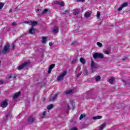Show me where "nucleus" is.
I'll return each instance as SVG.
<instances>
[{"instance_id": "obj_1", "label": "nucleus", "mask_w": 130, "mask_h": 130, "mask_svg": "<svg viewBox=\"0 0 130 130\" xmlns=\"http://www.w3.org/2000/svg\"><path fill=\"white\" fill-rule=\"evenodd\" d=\"M90 66H91V70L92 71V73H95L96 70L98 69V64L95 63L94 61L92 60Z\"/></svg>"}, {"instance_id": "obj_2", "label": "nucleus", "mask_w": 130, "mask_h": 130, "mask_svg": "<svg viewBox=\"0 0 130 130\" xmlns=\"http://www.w3.org/2000/svg\"><path fill=\"white\" fill-rule=\"evenodd\" d=\"M93 57L94 59H97V58H104V55L102 53L95 52L93 54Z\"/></svg>"}, {"instance_id": "obj_3", "label": "nucleus", "mask_w": 130, "mask_h": 130, "mask_svg": "<svg viewBox=\"0 0 130 130\" xmlns=\"http://www.w3.org/2000/svg\"><path fill=\"white\" fill-rule=\"evenodd\" d=\"M10 50V44H7V45L4 47L3 50L2 51V53L3 54H6L9 52V50Z\"/></svg>"}, {"instance_id": "obj_4", "label": "nucleus", "mask_w": 130, "mask_h": 130, "mask_svg": "<svg viewBox=\"0 0 130 130\" xmlns=\"http://www.w3.org/2000/svg\"><path fill=\"white\" fill-rule=\"evenodd\" d=\"M29 62L28 61L24 62L22 64H20L18 67V70L20 71V70H23L24 68H26V67H28L29 66Z\"/></svg>"}, {"instance_id": "obj_5", "label": "nucleus", "mask_w": 130, "mask_h": 130, "mask_svg": "<svg viewBox=\"0 0 130 130\" xmlns=\"http://www.w3.org/2000/svg\"><path fill=\"white\" fill-rule=\"evenodd\" d=\"M36 120V119L34 118L32 116H30L28 117L27 119V123L29 124H32V123H34Z\"/></svg>"}, {"instance_id": "obj_6", "label": "nucleus", "mask_w": 130, "mask_h": 130, "mask_svg": "<svg viewBox=\"0 0 130 130\" xmlns=\"http://www.w3.org/2000/svg\"><path fill=\"white\" fill-rule=\"evenodd\" d=\"M66 75H67V71H64L61 75H60L57 77V81H62Z\"/></svg>"}, {"instance_id": "obj_7", "label": "nucleus", "mask_w": 130, "mask_h": 130, "mask_svg": "<svg viewBox=\"0 0 130 130\" xmlns=\"http://www.w3.org/2000/svg\"><path fill=\"white\" fill-rule=\"evenodd\" d=\"M9 105V103H8V100H5V101H3L1 103V107L3 108H6Z\"/></svg>"}, {"instance_id": "obj_8", "label": "nucleus", "mask_w": 130, "mask_h": 130, "mask_svg": "<svg viewBox=\"0 0 130 130\" xmlns=\"http://www.w3.org/2000/svg\"><path fill=\"white\" fill-rule=\"evenodd\" d=\"M128 6V4L126 2H125L122 4V6H120V8L118 9V11H121L123 8H125V7H127Z\"/></svg>"}, {"instance_id": "obj_9", "label": "nucleus", "mask_w": 130, "mask_h": 130, "mask_svg": "<svg viewBox=\"0 0 130 130\" xmlns=\"http://www.w3.org/2000/svg\"><path fill=\"white\" fill-rule=\"evenodd\" d=\"M55 67V64H51L49 67V69H48V74H50L51 73V71L52 70V69Z\"/></svg>"}, {"instance_id": "obj_10", "label": "nucleus", "mask_w": 130, "mask_h": 130, "mask_svg": "<svg viewBox=\"0 0 130 130\" xmlns=\"http://www.w3.org/2000/svg\"><path fill=\"white\" fill-rule=\"evenodd\" d=\"M52 32H53V33H54L55 34H56V33H58V27L54 26L53 29L52 30Z\"/></svg>"}, {"instance_id": "obj_11", "label": "nucleus", "mask_w": 130, "mask_h": 130, "mask_svg": "<svg viewBox=\"0 0 130 130\" xmlns=\"http://www.w3.org/2000/svg\"><path fill=\"white\" fill-rule=\"evenodd\" d=\"M12 118V114L11 113H8L5 115V119H11Z\"/></svg>"}, {"instance_id": "obj_12", "label": "nucleus", "mask_w": 130, "mask_h": 130, "mask_svg": "<svg viewBox=\"0 0 130 130\" xmlns=\"http://www.w3.org/2000/svg\"><path fill=\"white\" fill-rule=\"evenodd\" d=\"M28 32L29 34H35V29H34V27H31V28L29 30Z\"/></svg>"}, {"instance_id": "obj_13", "label": "nucleus", "mask_w": 130, "mask_h": 130, "mask_svg": "<svg viewBox=\"0 0 130 130\" xmlns=\"http://www.w3.org/2000/svg\"><path fill=\"white\" fill-rule=\"evenodd\" d=\"M20 94H21V92H20L15 93L13 96L14 99H16V98H18V96H20Z\"/></svg>"}, {"instance_id": "obj_14", "label": "nucleus", "mask_w": 130, "mask_h": 130, "mask_svg": "<svg viewBox=\"0 0 130 130\" xmlns=\"http://www.w3.org/2000/svg\"><path fill=\"white\" fill-rule=\"evenodd\" d=\"M101 118H102V116H94L92 117V119L94 120H96L97 119H101Z\"/></svg>"}, {"instance_id": "obj_15", "label": "nucleus", "mask_w": 130, "mask_h": 130, "mask_svg": "<svg viewBox=\"0 0 130 130\" xmlns=\"http://www.w3.org/2000/svg\"><path fill=\"white\" fill-rule=\"evenodd\" d=\"M94 80L96 82H99V81H101V77L100 76H98L95 77Z\"/></svg>"}, {"instance_id": "obj_16", "label": "nucleus", "mask_w": 130, "mask_h": 130, "mask_svg": "<svg viewBox=\"0 0 130 130\" xmlns=\"http://www.w3.org/2000/svg\"><path fill=\"white\" fill-rule=\"evenodd\" d=\"M56 98H57V94H55L53 98L50 99L49 101H53L55 100Z\"/></svg>"}, {"instance_id": "obj_17", "label": "nucleus", "mask_w": 130, "mask_h": 130, "mask_svg": "<svg viewBox=\"0 0 130 130\" xmlns=\"http://www.w3.org/2000/svg\"><path fill=\"white\" fill-rule=\"evenodd\" d=\"M30 26H32V27H34L35 25H37V21H34L31 22L30 21V24H29Z\"/></svg>"}, {"instance_id": "obj_18", "label": "nucleus", "mask_w": 130, "mask_h": 130, "mask_svg": "<svg viewBox=\"0 0 130 130\" xmlns=\"http://www.w3.org/2000/svg\"><path fill=\"white\" fill-rule=\"evenodd\" d=\"M80 61L82 62L83 64H85L86 63V61H85V59H84V58L83 57L80 58Z\"/></svg>"}, {"instance_id": "obj_19", "label": "nucleus", "mask_w": 130, "mask_h": 130, "mask_svg": "<svg viewBox=\"0 0 130 130\" xmlns=\"http://www.w3.org/2000/svg\"><path fill=\"white\" fill-rule=\"evenodd\" d=\"M114 81V78L111 77L110 79H109L108 82L109 83H110V84H112Z\"/></svg>"}, {"instance_id": "obj_20", "label": "nucleus", "mask_w": 130, "mask_h": 130, "mask_svg": "<svg viewBox=\"0 0 130 130\" xmlns=\"http://www.w3.org/2000/svg\"><path fill=\"white\" fill-rule=\"evenodd\" d=\"M47 109H48V110H50V109H52V108H53V105L52 104H50L49 105H48L47 107Z\"/></svg>"}, {"instance_id": "obj_21", "label": "nucleus", "mask_w": 130, "mask_h": 130, "mask_svg": "<svg viewBox=\"0 0 130 130\" xmlns=\"http://www.w3.org/2000/svg\"><path fill=\"white\" fill-rule=\"evenodd\" d=\"M56 4H57V5H60L61 7H63L64 6V3H63V2H57Z\"/></svg>"}, {"instance_id": "obj_22", "label": "nucleus", "mask_w": 130, "mask_h": 130, "mask_svg": "<svg viewBox=\"0 0 130 130\" xmlns=\"http://www.w3.org/2000/svg\"><path fill=\"white\" fill-rule=\"evenodd\" d=\"M47 39L46 38V37H43L42 38V43H46V41H47Z\"/></svg>"}, {"instance_id": "obj_23", "label": "nucleus", "mask_w": 130, "mask_h": 130, "mask_svg": "<svg viewBox=\"0 0 130 130\" xmlns=\"http://www.w3.org/2000/svg\"><path fill=\"white\" fill-rule=\"evenodd\" d=\"M91 16V14H90V13L87 12L85 13V18H89Z\"/></svg>"}, {"instance_id": "obj_24", "label": "nucleus", "mask_w": 130, "mask_h": 130, "mask_svg": "<svg viewBox=\"0 0 130 130\" xmlns=\"http://www.w3.org/2000/svg\"><path fill=\"white\" fill-rule=\"evenodd\" d=\"M80 13V11H77V10H74L73 12L74 15H78Z\"/></svg>"}, {"instance_id": "obj_25", "label": "nucleus", "mask_w": 130, "mask_h": 130, "mask_svg": "<svg viewBox=\"0 0 130 130\" xmlns=\"http://www.w3.org/2000/svg\"><path fill=\"white\" fill-rule=\"evenodd\" d=\"M78 44V43L76 41H73L71 43V45H73V46H76Z\"/></svg>"}, {"instance_id": "obj_26", "label": "nucleus", "mask_w": 130, "mask_h": 130, "mask_svg": "<svg viewBox=\"0 0 130 130\" xmlns=\"http://www.w3.org/2000/svg\"><path fill=\"white\" fill-rule=\"evenodd\" d=\"M83 117H86V115L81 114L79 117V119L81 120L83 119Z\"/></svg>"}, {"instance_id": "obj_27", "label": "nucleus", "mask_w": 130, "mask_h": 130, "mask_svg": "<svg viewBox=\"0 0 130 130\" xmlns=\"http://www.w3.org/2000/svg\"><path fill=\"white\" fill-rule=\"evenodd\" d=\"M47 12H48V9H44V10L42 12V15L45 14V13H47Z\"/></svg>"}, {"instance_id": "obj_28", "label": "nucleus", "mask_w": 130, "mask_h": 130, "mask_svg": "<svg viewBox=\"0 0 130 130\" xmlns=\"http://www.w3.org/2000/svg\"><path fill=\"white\" fill-rule=\"evenodd\" d=\"M96 44L97 45H98V46H99L100 47H102L103 45H102V43L99 42H98L96 43Z\"/></svg>"}, {"instance_id": "obj_29", "label": "nucleus", "mask_w": 130, "mask_h": 130, "mask_svg": "<svg viewBox=\"0 0 130 130\" xmlns=\"http://www.w3.org/2000/svg\"><path fill=\"white\" fill-rule=\"evenodd\" d=\"M73 92V90H70L66 92V95H68V94H71Z\"/></svg>"}, {"instance_id": "obj_30", "label": "nucleus", "mask_w": 130, "mask_h": 130, "mask_svg": "<svg viewBox=\"0 0 130 130\" xmlns=\"http://www.w3.org/2000/svg\"><path fill=\"white\" fill-rule=\"evenodd\" d=\"M76 62H77V58L74 59L72 61L71 63L74 64V63H76Z\"/></svg>"}, {"instance_id": "obj_31", "label": "nucleus", "mask_w": 130, "mask_h": 130, "mask_svg": "<svg viewBox=\"0 0 130 130\" xmlns=\"http://www.w3.org/2000/svg\"><path fill=\"white\" fill-rule=\"evenodd\" d=\"M45 114H46V111H44L43 113V116L42 117V118H45Z\"/></svg>"}, {"instance_id": "obj_32", "label": "nucleus", "mask_w": 130, "mask_h": 130, "mask_svg": "<svg viewBox=\"0 0 130 130\" xmlns=\"http://www.w3.org/2000/svg\"><path fill=\"white\" fill-rule=\"evenodd\" d=\"M76 2H77V3H85V0H76Z\"/></svg>"}, {"instance_id": "obj_33", "label": "nucleus", "mask_w": 130, "mask_h": 130, "mask_svg": "<svg viewBox=\"0 0 130 130\" xmlns=\"http://www.w3.org/2000/svg\"><path fill=\"white\" fill-rule=\"evenodd\" d=\"M84 73L85 75L86 76H87V75H88V70H87V69H85Z\"/></svg>"}, {"instance_id": "obj_34", "label": "nucleus", "mask_w": 130, "mask_h": 130, "mask_svg": "<svg viewBox=\"0 0 130 130\" xmlns=\"http://www.w3.org/2000/svg\"><path fill=\"white\" fill-rule=\"evenodd\" d=\"M3 7H4V4L0 3V10H2V9H3Z\"/></svg>"}, {"instance_id": "obj_35", "label": "nucleus", "mask_w": 130, "mask_h": 130, "mask_svg": "<svg viewBox=\"0 0 130 130\" xmlns=\"http://www.w3.org/2000/svg\"><path fill=\"white\" fill-rule=\"evenodd\" d=\"M104 53H105V54H109L110 52H109V51L108 50H106V51H104Z\"/></svg>"}, {"instance_id": "obj_36", "label": "nucleus", "mask_w": 130, "mask_h": 130, "mask_svg": "<svg viewBox=\"0 0 130 130\" xmlns=\"http://www.w3.org/2000/svg\"><path fill=\"white\" fill-rule=\"evenodd\" d=\"M100 15H101L100 13H97L96 17L98 19H99V18H100Z\"/></svg>"}, {"instance_id": "obj_37", "label": "nucleus", "mask_w": 130, "mask_h": 130, "mask_svg": "<svg viewBox=\"0 0 130 130\" xmlns=\"http://www.w3.org/2000/svg\"><path fill=\"white\" fill-rule=\"evenodd\" d=\"M24 24H29V25H30V24H31V21H24Z\"/></svg>"}, {"instance_id": "obj_38", "label": "nucleus", "mask_w": 130, "mask_h": 130, "mask_svg": "<svg viewBox=\"0 0 130 130\" xmlns=\"http://www.w3.org/2000/svg\"><path fill=\"white\" fill-rule=\"evenodd\" d=\"M128 57H125L124 58H123L122 59L123 61H124V60H126V59H128Z\"/></svg>"}, {"instance_id": "obj_39", "label": "nucleus", "mask_w": 130, "mask_h": 130, "mask_svg": "<svg viewBox=\"0 0 130 130\" xmlns=\"http://www.w3.org/2000/svg\"><path fill=\"white\" fill-rule=\"evenodd\" d=\"M12 26H17V23L16 22H13L12 23Z\"/></svg>"}, {"instance_id": "obj_40", "label": "nucleus", "mask_w": 130, "mask_h": 130, "mask_svg": "<svg viewBox=\"0 0 130 130\" xmlns=\"http://www.w3.org/2000/svg\"><path fill=\"white\" fill-rule=\"evenodd\" d=\"M69 10H65L64 12L63 13V14L64 15V14H67V13H69Z\"/></svg>"}, {"instance_id": "obj_41", "label": "nucleus", "mask_w": 130, "mask_h": 130, "mask_svg": "<svg viewBox=\"0 0 130 130\" xmlns=\"http://www.w3.org/2000/svg\"><path fill=\"white\" fill-rule=\"evenodd\" d=\"M49 46H52V45H53V43L52 42H50L49 43Z\"/></svg>"}, {"instance_id": "obj_42", "label": "nucleus", "mask_w": 130, "mask_h": 130, "mask_svg": "<svg viewBox=\"0 0 130 130\" xmlns=\"http://www.w3.org/2000/svg\"><path fill=\"white\" fill-rule=\"evenodd\" d=\"M70 104H71V105H72V107H73L74 105L73 104V101H70Z\"/></svg>"}, {"instance_id": "obj_43", "label": "nucleus", "mask_w": 130, "mask_h": 130, "mask_svg": "<svg viewBox=\"0 0 130 130\" xmlns=\"http://www.w3.org/2000/svg\"><path fill=\"white\" fill-rule=\"evenodd\" d=\"M2 84H4V81L3 80H0V85H2Z\"/></svg>"}, {"instance_id": "obj_44", "label": "nucleus", "mask_w": 130, "mask_h": 130, "mask_svg": "<svg viewBox=\"0 0 130 130\" xmlns=\"http://www.w3.org/2000/svg\"><path fill=\"white\" fill-rule=\"evenodd\" d=\"M80 76H81V73L77 74V75H76V77H77V78H78V77H80Z\"/></svg>"}, {"instance_id": "obj_45", "label": "nucleus", "mask_w": 130, "mask_h": 130, "mask_svg": "<svg viewBox=\"0 0 130 130\" xmlns=\"http://www.w3.org/2000/svg\"><path fill=\"white\" fill-rule=\"evenodd\" d=\"M71 130H77V127H74Z\"/></svg>"}, {"instance_id": "obj_46", "label": "nucleus", "mask_w": 130, "mask_h": 130, "mask_svg": "<svg viewBox=\"0 0 130 130\" xmlns=\"http://www.w3.org/2000/svg\"><path fill=\"white\" fill-rule=\"evenodd\" d=\"M80 71V67H78L77 68H76V71Z\"/></svg>"}, {"instance_id": "obj_47", "label": "nucleus", "mask_w": 130, "mask_h": 130, "mask_svg": "<svg viewBox=\"0 0 130 130\" xmlns=\"http://www.w3.org/2000/svg\"><path fill=\"white\" fill-rule=\"evenodd\" d=\"M67 109H71V107H70V105H68V106H67Z\"/></svg>"}, {"instance_id": "obj_48", "label": "nucleus", "mask_w": 130, "mask_h": 130, "mask_svg": "<svg viewBox=\"0 0 130 130\" xmlns=\"http://www.w3.org/2000/svg\"><path fill=\"white\" fill-rule=\"evenodd\" d=\"M15 47H16V46H15V45H13L12 46V48H13V49H14L15 48Z\"/></svg>"}, {"instance_id": "obj_49", "label": "nucleus", "mask_w": 130, "mask_h": 130, "mask_svg": "<svg viewBox=\"0 0 130 130\" xmlns=\"http://www.w3.org/2000/svg\"><path fill=\"white\" fill-rule=\"evenodd\" d=\"M38 12H40V9H38L36 11L37 13H38Z\"/></svg>"}, {"instance_id": "obj_50", "label": "nucleus", "mask_w": 130, "mask_h": 130, "mask_svg": "<svg viewBox=\"0 0 130 130\" xmlns=\"http://www.w3.org/2000/svg\"><path fill=\"white\" fill-rule=\"evenodd\" d=\"M9 13H12V9H10V10H9Z\"/></svg>"}, {"instance_id": "obj_51", "label": "nucleus", "mask_w": 130, "mask_h": 130, "mask_svg": "<svg viewBox=\"0 0 130 130\" xmlns=\"http://www.w3.org/2000/svg\"><path fill=\"white\" fill-rule=\"evenodd\" d=\"M9 78V79H12V75L10 76Z\"/></svg>"}, {"instance_id": "obj_52", "label": "nucleus", "mask_w": 130, "mask_h": 130, "mask_svg": "<svg viewBox=\"0 0 130 130\" xmlns=\"http://www.w3.org/2000/svg\"><path fill=\"white\" fill-rule=\"evenodd\" d=\"M123 82L124 83H125V84H126L125 81L123 80Z\"/></svg>"}, {"instance_id": "obj_53", "label": "nucleus", "mask_w": 130, "mask_h": 130, "mask_svg": "<svg viewBox=\"0 0 130 130\" xmlns=\"http://www.w3.org/2000/svg\"><path fill=\"white\" fill-rule=\"evenodd\" d=\"M101 24H102V23L100 22V23L99 24V25H101Z\"/></svg>"}, {"instance_id": "obj_54", "label": "nucleus", "mask_w": 130, "mask_h": 130, "mask_svg": "<svg viewBox=\"0 0 130 130\" xmlns=\"http://www.w3.org/2000/svg\"><path fill=\"white\" fill-rule=\"evenodd\" d=\"M75 108H74V107H73V109H74Z\"/></svg>"}, {"instance_id": "obj_55", "label": "nucleus", "mask_w": 130, "mask_h": 130, "mask_svg": "<svg viewBox=\"0 0 130 130\" xmlns=\"http://www.w3.org/2000/svg\"><path fill=\"white\" fill-rule=\"evenodd\" d=\"M44 101H45V99H44Z\"/></svg>"}, {"instance_id": "obj_56", "label": "nucleus", "mask_w": 130, "mask_h": 130, "mask_svg": "<svg viewBox=\"0 0 130 130\" xmlns=\"http://www.w3.org/2000/svg\"><path fill=\"white\" fill-rule=\"evenodd\" d=\"M0 66H1V61H0Z\"/></svg>"}, {"instance_id": "obj_57", "label": "nucleus", "mask_w": 130, "mask_h": 130, "mask_svg": "<svg viewBox=\"0 0 130 130\" xmlns=\"http://www.w3.org/2000/svg\"><path fill=\"white\" fill-rule=\"evenodd\" d=\"M0 54H1V51H0Z\"/></svg>"}]
</instances>
